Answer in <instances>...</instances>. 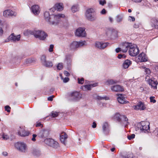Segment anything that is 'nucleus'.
Masks as SVG:
<instances>
[{"instance_id": "obj_21", "label": "nucleus", "mask_w": 158, "mask_h": 158, "mask_svg": "<svg viewBox=\"0 0 158 158\" xmlns=\"http://www.w3.org/2000/svg\"><path fill=\"white\" fill-rule=\"evenodd\" d=\"M117 100L118 102L121 104H124L127 103V101H126L125 98L122 94L118 95V97L117 98Z\"/></svg>"}, {"instance_id": "obj_47", "label": "nucleus", "mask_w": 158, "mask_h": 158, "mask_svg": "<svg viewBox=\"0 0 158 158\" xmlns=\"http://www.w3.org/2000/svg\"><path fill=\"white\" fill-rule=\"evenodd\" d=\"M54 48V45L53 44L50 45L48 49V51L50 52H52L53 51V49Z\"/></svg>"}, {"instance_id": "obj_36", "label": "nucleus", "mask_w": 158, "mask_h": 158, "mask_svg": "<svg viewBox=\"0 0 158 158\" xmlns=\"http://www.w3.org/2000/svg\"><path fill=\"white\" fill-rule=\"evenodd\" d=\"M117 81L113 80L110 79L108 80L106 82V83L107 85H112L116 83Z\"/></svg>"}, {"instance_id": "obj_27", "label": "nucleus", "mask_w": 158, "mask_h": 158, "mask_svg": "<svg viewBox=\"0 0 158 158\" xmlns=\"http://www.w3.org/2000/svg\"><path fill=\"white\" fill-rule=\"evenodd\" d=\"M44 16L45 20L49 23L51 18V15H50L49 12L48 11H45L44 13Z\"/></svg>"}, {"instance_id": "obj_22", "label": "nucleus", "mask_w": 158, "mask_h": 158, "mask_svg": "<svg viewBox=\"0 0 158 158\" xmlns=\"http://www.w3.org/2000/svg\"><path fill=\"white\" fill-rule=\"evenodd\" d=\"M49 134V131L47 129H43L40 131V137L42 138L47 137Z\"/></svg>"}, {"instance_id": "obj_64", "label": "nucleus", "mask_w": 158, "mask_h": 158, "mask_svg": "<svg viewBox=\"0 0 158 158\" xmlns=\"http://www.w3.org/2000/svg\"><path fill=\"white\" fill-rule=\"evenodd\" d=\"M2 154L4 156H6L7 155V153L6 152H2Z\"/></svg>"}, {"instance_id": "obj_3", "label": "nucleus", "mask_w": 158, "mask_h": 158, "mask_svg": "<svg viewBox=\"0 0 158 158\" xmlns=\"http://www.w3.org/2000/svg\"><path fill=\"white\" fill-rule=\"evenodd\" d=\"M114 118L120 122L121 124L125 126L127 125L129 123L128 118L126 116L117 113L114 116Z\"/></svg>"}, {"instance_id": "obj_42", "label": "nucleus", "mask_w": 158, "mask_h": 158, "mask_svg": "<svg viewBox=\"0 0 158 158\" xmlns=\"http://www.w3.org/2000/svg\"><path fill=\"white\" fill-rule=\"evenodd\" d=\"M107 98H108L106 97H101V96H98L96 98L98 100H102V99L107 100Z\"/></svg>"}, {"instance_id": "obj_2", "label": "nucleus", "mask_w": 158, "mask_h": 158, "mask_svg": "<svg viewBox=\"0 0 158 158\" xmlns=\"http://www.w3.org/2000/svg\"><path fill=\"white\" fill-rule=\"evenodd\" d=\"M85 15L87 19L90 21H94L97 18L96 13L93 8L88 9L86 11Z\"/></svg>"}, {"instance_id": "obj_50", "label": "nucleus", "mask_w": 158, "mask_h": 158, "mask_svg": "<svg viewBox=\"0 0 158 158\" xmlns=\"http://www.w3.org/2000/svg\"><path fill=\"white\" fill-rule=\"evenodd\" d=\"M5 110L7 111L8 112H10V109H11L10 107L9 106H5Z\"/></svg>"}, {"instance_id": "obj_15", "label": "nucleus", "mask_w": 158, "mask_h": 158, "mask_svg": "<svg viewBox=\"0 0 158 158\" xmlns=\"http://www.w3.org/2000/svg\"><path fill=\"white\" fill-rule=\"evenodd\" d=\"M17 13L10 10H6L4 11L3 15L5 17H8L9 16H15Z\"/></svg>"}, {"instance_id": "obj_51", "label": "nucleus", "mask_w": 158, "mask_h": 158, "mask_svg": "<svg viewBox=\"0 0 158 158\" xmlns=\"http://www.w3.org/2000/svg\"><path fill=\"white\" fill-rule=\"evenodd\" d=\"M56 10V8L55 7V5L53 7L49 9V10L51 12H54L55 10Z\"/></svg>"}, {"instance_id": "obj_10", "label": "nucleus", "mask_w": 158, "mask_h": 158, "mask_svg": "<svg viewBox=\"0 0 158 158\" xmlns=\"http://www.w3.org/2000/svg\"><path fill=\"white\" fill-rule=\"evenodd\" d=\"M24 34L26 35H33L36 38L40 37V31L34 30L33 31L27 30L24 32Z\"/></svg>"}, {"instance_id": "obj_55", "label": "nucleus", "mask_w": 158, "mask_h": 158, "mask_svg": "<svg viewBox=\"0 0 158 158\" xmlns=\"http://www.w3.org/2000/svg\"><path fill=\"white\" fill-rule=\"evenodd\" d=\"M121 51H122L121 47L120 48H117L115 49V51L117 53H118Z\"/></svg>"}, {"instance_id": "obj_9", "label": "nucleus", "mask_w": 158, "mask_h": 158, "mask_svg": "<svg viewBox=\"0 0 158 158\" xmlns=\"http://www.w3.org/2000/svg\"><path fill=\"white\" fill-rule=\"evenodd\" d=\"M15 148L19 151L25 152L27 150V146L23 142H17L15 145Z\"/></svg>"}, {"instance_id": "obj_60", "label": "nucleus", "mask_w": 158, "mask_h": 158, "mask_svg": "<svg viewBox=\"0 0 158 158\" xmlns=\"http://www.w3.org/2000/svg\"><path fill=\"white\" fill-rule=\"evenodd\" d=\"M106 13V10L105 9H103L101 11V13L102 14H105Z\"/></svg>"}, {"instance_id": "obj_19", "label": "nucleus", "mask_w": 158, "mask_h": 158, "mask_svg": "<svg viewBox=\"0 0 158 158\" xmlns=\"http://www.w3.org/2000/svg\"><path fill=\"white\" fill-rule=\"evenodd\" d=\"M20 35H15L14 33L12 34L9 37V39L10 40L14 42L18 41L20 40Z\"/></svg>"}, {"instance_id": "obj_40", "label": "nucleus", "mask_w": 158, "mask_h": 158, "mask_svg": "<svg viewBox=\"0 0 158 158\" xmlns=\"http://www.w3.org/2000/svg\"><path fill=\"white\" fill-rule=\"evenodd\" d=\"M33 154L35 155H37L39 154V151L36 149H34L33 152Z\"/></svg>"}, {"instance_id": "obj_29", "label": "nucleus", "mask_w": 158, "mask_h": 158, "mask_svg": "<svg viewBox=\"0 0 158 158\" xmlns=\"http://www.w3.org/2000/svg\"><path fill=\"white\" fill-rule=\"evenodd\" d=\"M131 64V61L130 60H125L123 64V67L125 69L127 68Z\"/></svg>"}, {"instance_id": "obj_25", "label": "nucleus", "mask_w": 158, "mask_h": 158, "mask_svg": "<svg viewBox=\"0 0 158 158\" xmlns=\"http://www.w3.org/2000/svg\"><path fill=\"white\" fill-rule=\"evenodd\" d=\"M64 62L66 63L68 65L70 64L72 62V59H71V55L69 54L66 55Z\"/></svg>"}, {"instance_id": "obj_38", "label": "nucleus", "mask_w": 158, "mask_h": 158, "mask_svg": "<svg viewBox=\"0 0 158 158\" xmlns=\"http://www.w3.org/2000/svg\"><path fill=\"white\" fill-rule=\"evenodd\" d=\"M51 115L52 117L55 118L58 116V113L56 112L52 111L51 113Z\"/></svg>"}, {"instance_id": "obj_4", "label": "nucleus", "mask_w": 158, "mask_h": 158, "mask_svg": "<svg viewBox=\"0 0 158 158\" xmlns=\"http://www.w3.org/2000/svg\"><path fill=\"white\" fill-rule=\"evenodd\" d=\"M41 141L44 142L48 146L55 149H57L59 147L58 143L52 138H47L44 140H41Z\"/></svg>"}, {"instance_id": "obj_34", "label": "nucleus", "mask_w": 158, "mask_h": 158, "mask_svg": "<svg viewBox=\"0 0 158 158\" xmlns=\"http://www.w3.org/2000/svg\"><path fill=\"white\" fill-rule=\"evenodd\" d=\"M46 61V55H42L40 58V62L41 64L43 65Z\"/></svg>"}, {"instance_id": "obj_59", "label": "nucleus", "mask_w": 158, "mask_h": 158, "mask_svg": "<svg viewBox=\"0 0 158 158\" xmlns=\"http://www.w3.org/2000/svg\"><path fill=\"white\" fill-rule=\"evenodd\" d=\"M97 126V124L95 122H94L93 123L92 125V127L93 128H95Z\"/></svg>"}, {"instance_id": "obj_41", "label": "nucleus", "mask_w": 158, "mask_h": 158, "mask_svg": "<svg viewBox=\"0 0 158 158\" xmlns=\"http://www.w3.org/2000/svg\"><path fill=\"white\" fill-rule=\"evenodd\" d=\"M99 2V4L102 6H104L106 3V1L105 0H100Z\"/></svg>"}, {"instance_id": "obj_28", "label": "nucleus", "mask_w": 158, "mask_h": 158, "mask_svg": "<svg viewBox=\"0 0 158 158\" xmlns=\"http://www.w3.org/2000/svg\"><path fill=\"white\" fill-rule=\"evenodd\" d=\"M67 138V134L64 133V134L60 136V140L61 143L65 145L66 144L65 140Z\"/></svg>"}, {"instance_id": "obj_56", "label": "nucleus", "mask_w": 158, "mask_h": 158, "mask_svg": "<svg viewBox=\"0 0 158 158\" xmlns=\"http://www.w3.org/2000/svg\"><path fill=\"white\" fill-rule=\"evenodd\" d=\"M32 136L33 137L31 139V140L33 141H35L36 140L35 138L36 137L37 135L35 134H33Z\"/></svg>"}, {"instance_id": "obj_61", "label": "nucleus", "mask_w": 158, "mask_h": 158, "mask_svg": "<svg viewBox=\"0 0 158 158\" xmlns=\"http://www.w3.org/2000/svg\"><path fill=\"white\" fill-rule=\"evenodd\" d=\"M3 139H7L9 138V136L7 135H3Z\"/></svg>"}, {"instance_id": "obj_18", "label": "nucleus", "mask_w": 158, "mask_h": 158, "mask_svg": "<svg viewBox=\"0 0 158 158\" xmlns=\"http://www.w3.org/2000/svg\"><path fill=\"white\" fill-rule=\"evenodd\" d=\"M31 10L34 15H38L39 13V6L38 5H33L31 7Z\"/></svg>"}, {"instance_id": "obj_7", "label": "nucleus", "mask_w": 158, "mask_h": 158, "mask_svg": "<svg viewBox=\"0 0 158 158\" xmlns=\"http://www.w3.org/2000/svg\"><path fill=\"white\" fill-rule=\"evenodd\" d=\"M149 123L147 122H142L139 123L137 125L138 127L139 128L140 130L143 131L144 132H146V131L149 130L150 128Z\"/></svg>"}, {"instance_id": "obj_1", "label": "nucleus", "mask_w": 158, "mask_h": 158, "mask_svg": "<svg viewBox=\"0 0 158 158\" xmlns=\"http://www.w3.org/2000/svg\"><path fill=\"white\" fill-rule=\"evenodd\" d=\"M65 17L64 14H54L51 15V20L49 24L54 25H58L62 19Z\"/></svg>"}, {"instance_id": "obj_52", "label": "nucleus", "mask_w": 158, "mask_h": 158, "mask_svg": "<svg viewBox=\"0 0 158 158\" xmlns=\"http://www.w3.org/2000/svg\"><path fill=\"white\" fill-rule=\"evenodd\" d=\"M80 134L81 135H82V137H85L86 133L85 131H82L81 132H80Z\"/></svg>"}, {"instance_id": "obj_23", "label": "nucleus", "mask_w": 158, "mask_h": 158, "mask_svg": "<svg viewBox=\"0 0 158 158\" xmlns=\"http://www.w3.org/2000/svg\"><path fill=\"white\" fill-rule=\"evenodd\" d=\"M138 59L141 62H145L147 61V59L146 57V55L143 52H142L139 54L138 56Z\"/></svg>"}, {"instance_id": "obj_32", "label": "nucleus", "mask_w": 158, "mask_h": 158, "mask_svg": "<svg viewBox=\"0 0 158 158\" xmlns=\"http://www.w3.org/2000/svg\"><path fill=\"white\" fill-rule=\"evenodd\" d=\"M48 36L47 34L44 31H40V40H44Z\"/></svg>"}, {"instance_id": "obj_30", "label": "nucleus", "mask_w": 158, "mask_h": 158, "mask_svg": "<svg viewBox=\"0 0 158 158\" xmlns=\"http://www.w3.org/2000/svg\"><path fill=\"white\" fill-rule=\"evenodd\" d=\"M53 65V64L52 61L47 60L42 65L47 68H50L52 67Z\"/></svg>"}, {"instance_id": "obj_35", "label": "nucleus", "mask_w": 158, "mask_h": 158, "mask_svg": "<svg viewBox=\"0 0 158 158\" xmlns=\"http://www.w3.org/2000/svg\"><path fill=\"white\" fill-rule=\"evenodd\" d=\"M109 43L108 42L103 43V42H100V49H103L106 47Z\"/></svg>"}, {"instance_id": "obj_5", "label": "nucleus", "mask_w": 158, "mask_h": 158, "mask_svg": "<svg viewBox=\"0 0 158 158\" xmlns=\"http://www.w3.org/2000/svg\"><path fill=\"white\" fill-rule=\"evenodd\" d=\"M82 95L79 92L74 91L72 92L69 96L70 101L76 102L78 101L82 98Z\"/></svg>"}, {"instance_id": "obj_13", "label": "nucleus", "mask_w": 158, "mask_h": 158, "mask_svg": "<svg viewBox=\"0 0 158 158\" xmlns=\"http://www.w3.org/2000/svg\"><path fill=\"white\" fill-rule=\"evenodd\" d=\"M132 43H131L125 42L122 43L121 45L122 51L123 52H126L128 49H129L130 46Z\"/></svg>"}, {"instance_id": "obj_37", "label": "nucleus", "mask_w": 158, "mask_h": 158, "mask_svg": "<svg viewBox=\"0 0 158 158\" xmlns=\"http://www.w3.org/2000/svg\"><path fill=\"white\" fill-rule=\"evenodd\" d=\"M78 6L77 5L73 6L71 8V10L73 13H74L78 10Z\"/></svg>"}, {"instance_id": "obj_16", "label": "nucleus", "mask_w": 158, "mask_h": 158, "mask_svg": "<svg viewBox=\"0 0 158 158\" xmlns=\"http://www.w3.org/2000/svg\"><path fill=\"white\" fill-rule=\"evenodd\" d=\"M134 109L135 110H143L146 108L143 103L142 102H139L138 103L136 106H134Z\"/></svg>"}, {"instance_id": "obj_54", "label": "nucleus", "mask_w": 158, "mask_h": 158, "mask_svg": "<svg viewBox=\"0 0 158 158\" xmlns=\"http://www.w3.org/2000/svg\"><path fill=\"white\" fill-rule=\"evenodd\" d=\"M54 95L50 96L48 98V100L49 101H52L53 100V98H54Z\"/></svg>"}, {"instance_id": "obj_43", "label": "nucleus", "mask_w": 158, "mask_h": 158, "mask_svg": "<svg viewBox=\"0 0 158 158\" xmlns=\"http://www.w3.org/2000/svg\"><path fill=\"white\" fill-rule=\"evenodd\" d=\"M95 46L96 47L100 49V42L97 41L95 43Z\"/></svg>"}, {"instance_id": "obj_31", "label": "nucleus", "mask_w": 158, "mask_h": 158, "mask_svg": "<svg viewBox=\"0 0 158 158\" xmlns=\"http://www.w3.org/2000/svg\"><path fill=\"white\" fill-rule=\"evenodd\" d=\"M148 82L149 85L152 86V87H156L157 84V82L156 81H153L152 79H149Z\"/></svg>"}, {"instance_id": "obj_6", "label": "nucleus", "mask_w": 158, "mask_h": 158, "mask_svg": "<svg viewBox=\"0 0 158 158\" xmlns=\"http://www.w3.org/2000/svg\"><path fill=\"white\" fill-rule=\"evenodd\" d=\"M129 52L131 56H135L139 53V50L136 44H132L129 50Z\"/></svg>"}, {"instance_id": "obj_12", "label": "nucleus", "mask_w": 158, "mask_h": 158, "mask_svg": "<svg viewBox=\"0 0 158 158\" xmlns=\"http://www.w3.org/2000/svg\"><path fill=\"white\" fill-rule=\"evenodd\" d=\"M75 35L78 37H85L86 35V33L84 28L80 27L77 29L76 31Z\"/></svg>"}, {"instance_id": "obj_62", "label": "nucleus", "mask_w": 158, "mask_h": 158, "mask_svg": "<svg viewBox=\"0 0 158 158\" xmlns=\"http://www.w3.org/2000/svg\"><path fill=\"white\" fill-rule=\"evenodd\" d=\"M132 1L135 2H140L142 0H131Z\"/></svg>"}, {"instance_id": "obj_20", "label": "nucleus", "mask_w": 158, "mask_h": 158, "mask_svg": "<svg viewBox=\"0 0 158 158\" xmlns=\"http://www.w3.org/2000/svg\"><path fill=\"white\" fill-rule=\"evenodd\" d=\"M19 128L20 130L18 132V134L19 135L23 137L28 135L29 133V132L26 131L23 129H22L21 127H20Z\"/></svg>"}, {"instance_id": "obj_57", "label": "nucleus", "mask_w": 158, "mask_h": 158, "mask_svg": "<svg viewBox=\"0 0 158 158\" xmlns=\"http://www.w3.org/2000/svg\"><path fill=\"white\" fill-rule=\"evenodd\" d=\"M145 70V72L147 74H149L151 73L150 70L149 69L146 68Z\"/></svg>"}, {"instance_id": "obj_8", "label": "nucleus", "mask_w": 158, "mask_h": 158, "mask_svg": "<svg viewBox=\"0 0 158 158\" xmlns=\"http://www.w3.org/2000/svg\"><path fill=\"white\" fill-rule=\"evenodd\" d=\"M86 42L85 41H74L71 43L70 45V48L71 50H76L81 46L85 45Z\"/></svg>"}, {"instance_id": "obj_14", "label": "nucleus", "mask_w": 158, "mask_h": 158, "mask_svg": "<svg viewBox=\"0 0 158 158\" xmlns=\"http://www.w3.org/2000/svg\"><path fill=\"white\" fill-rule=\"evenodd\" d=\"M111 90L114 92H123L124 91V88L123 86L119 85H115L111 87Z\"/></svg>"}, {"instance_id": "obj_33", "label": "nucleus", "mask_w": 158, "mask_h": 158, "mask_svg": "<svg viewBox=\"0 0 158 158\" xmlns=\"http://www.w3.org/2000/svg\"><path fill=\"white\" fill-rule=\"evenodd\" d=\"M123 15H118L116 17V20L118 23L121 22L123 19Z\"/></svg>"}, {"instance_id": "obj_45", "label": "nucleus", "mask_w": 158, "mask_h": 158, "mask_svg": "<svg viewBox=\"0 0 158 158\" xmlns=\"http://www.w3.org/2000/svg\"><path fill=\"white\" fill-rule=\"evenodd\" d=\"M78 83L79 84H83L84 81V79L83 78H82L80 79L79 78H78Z\"/></svg>"}, {"instance_id": "obj_11", "label": "nucleus", "mask_w": 158, "mask_h": 158, "mask_svg": "<svg viewBox=\"0 0 158 158\" xmlns=\"http://www.w3.org/2000/svg\"><path fill=\"white\" fill-rule=\"evenodd\" d=\"M102 130L103 133L106 134H108L110 131V126L107 122L103 123L102 124Z\"/></svg>"}, {"instance_id": "obj_46", "label": "nucleus", "mask_w": 158, "mask_h": 158, "mask_svg": "<svg viewBox=\"0 0 158 158\" xmlns=\"http://www.w3.org/2000/svg\"><path fill=\"white\" fill-rule=\"evenodd\" d=\"M155 98L154 97L151 96L150 97V102H153V103H155L156 102V100L154 99Z\"/></svg>"}, {"instance_id": "obj_48", "label": "nucleus", "mask_w": 158, "mask_h": 158, "mask_svg": "<svg viewBox=\"0 0 158 158\" xmlns=\"http://www.w3.org/2000/svg\"><path fill=\"white\" fill-rule=\"evenodd\" d=\"M135 137V135L134 134H132L131 135H128L127 136V138L129 140H131L134 138Z\"/></svg>"}, {"instance_id": "obj_24", "label": "nucleus", "mask_w": 158, "mask_h": 158, "mask_svg": "<svg viewBox=\"0 0 158 158\" xmlns=\"http://www.w3.org/2000/svg\"><path fill=\"white\" fill-rule=\"evenodd\" d=\"M151 26L152 27L158 29V20L153 18L151 20Z\"/></svg>"}, {"instance_id": "obj_53", "label": "nucleus", "mask_w": 158, "mask_h": 158, "mask_svg": "<svg viewBox=\"0 0 158 158\" xmlns=\"http://www.w3.org/2000/svg\"><path fill=\"white\" fill-rule=\"evenodd\" d=\"M69 80V79L68 77H65L63 79V82L64 83L68 82Z\"/></svg>"}, {"instance_id": "obj_58", "label": "nucleus", "mask_w": 158, "mask_h": 158, "mask_svg": "<svg viewBox=\"0 0 158 158\" xmlns=\"http://www.w3.org/2000/svg\"><path fill=\"white\" fill-rule=\"evenodd\" d=\"M64 73L65 75L67 77H69L70 75V73L66 71H64Z\"/></svg>"}, {"instance_id": "obj_39", "label": "nucleus", "mask_w": 158, "mask_h": 158, "mask_svg": "<svg viewBox=\"0 0 158 158\" xmlns=\"http://www.w3.org/2000/svg\"><path fill=\"white\" fill-rule=\"evenodd\" d=\"M63 68V64L62 63H59L57 66V69L61 70Z\"/></svg>"}, {"instance_id": "obj_17", "label": "nucleus", "mask_w": 158, "mask_h": 158, "mask_svg": "<svg viewBox=\"0 0 158 158\" xmlns=\"http://www.w3.org/2000/svg\"><path fill=\"white\" fill-rule=\"evenodd\" d=\"M97 85V83L93 84L90 85H86L82 86V89L84 91H87L90 90L91 88L96 86Z\"/></svg>"}, {"instance_id": "obj_49", "label": "nucleus", "mask_w": 158, "mask_h": 158, "mask_svg": "<svg viewBox=\"0 0 158 158\" xmlns=\"http://www.w3.org/2000/svg\"><path fill=\"white\" fill-rule=\"evenodd\" d=\"M126 57L124 54H119L118 55V59H121V58H125Z\"/></svg>"}, {"instance_id": "obj_63", "label": "nucleus", "mask_w": 158, "mask_h": 158, "mask_svg": "<svg viewBox=\"0 0 158 158\" xmlns=\"http://www.w3.org/2000/svg\"><path fill=\"white\" fill-rule=\"evenodd\" d=\"M108 6L109 8H111L112 7V5L110 3H108Z\"/></svg>"}, {"instance_id": "obj_26", "label": "nucleus", "mask_w": 158, "mask_h": 158, "mask_svg": "<svg viewBox=\"0 0 158 158\" xmlns=\"http://www.w3.org/2000/svg\"><path fill=\"white\" fill-rule=\"evenodd\" d=\"M55 6L56 10L58 11H61L63 9V5L62 3H56L55 5Z\"/></svg>"}, {"instance_id": "obj_44", "label": "nucleus", "mask_w": 158, "mask_h": 158, "mask_svg": "<svg viewBox=\"0 0 158 158\" xmlns=\"http://www.w3.org/2000/svg\"><path fill=\"white\" fill-rule=\"evenodd\" d=\"M123 157L125 158H133L132 154L131 153L128 154L127 156H123Z\"/></svg>"}]
</instances>
